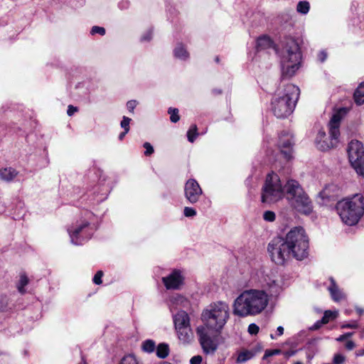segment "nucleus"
Instances as JSON below:
<instances>
[{"mask_svg": "<svg viewBox=\"0 0 364 364\" xmlns=\"http://www.w3.org/2000/svg\"><path fill=\"white\" fill-rule=\"evenodd\" d=\"M262 289H250L243 291L234 301L233 314L239 317L256 316L267 306L269 297L282 291L281 282L272 272L259 269L252 277Z\"/></svg>", "mask_w": 364, "mask_h": 364, "instance_id": "f257e3e1", "label": "nucleus"}, {"mask_svg": "<svg viewBox=\"0 0 364 364\" xmlns=\"http://www.w3.org/2000/svg\"><path fill=\"white\" fill-rule=\"evenodd\" d=\"M309 242L304 229H291L285 235L273 237L267 252L273 262L284 265L291 259L304 260L309 256Z\"/></svg>", "mask_w": 364, "mask_h": 364, "instance_id": "f03ea898", "label": "nucleus"}, {"mask_svg": "<svg viewBox=\"0 0 364 364\" xmlns=\"http://www.w3.org/2000/svg\"><path fill=\"white\" fill-rule=\"evenodd\" d=\"M336 210L344 225H356L364 215V196L356 193L338 200Z\"/></svg>", "mask_w": 364, "mask_h": 364, "instance_id": "7ed1b4c3", "label": "nucleus"}, {"mask_svg": "<svg viewBox=\"0 0 364 364\" xmlns=\"http://www.w3.org/2000/svg\"><path fill=\"white\" fill-rule=\"evenodd\" d=\"M299 88L287 84L284 88L278 89L272 100L271 109L277 118H286L289 116L299 98Z\"/></svg>", "mask_w": 364, "mask_h": 364, "instance_id": "20e7f679", "label": "nucleus"}, {"mask_svg": "<svg viewBox=\"0 0 364 364\" xmlns=\"http://www.w3.org/2000/svg\"><path fill=\"white\" fill-rule=\"evenodd\" d=\"M346 107L340 108L331 117L328 123V134L320 130L316 137L315 143L318 149L326 151L336 147L340 142V124L343 117L348 113Z\"/></svg>", "mask_w": 364, "mask_h": 364, "instance_id": "39448f33", "label": "nucleus"}, {"mask_svg": "<svg viewBox=\"0 0 364 364\" xmlns=\"http://www.w3.org/2000/svg\"><path fill=\"white\" fill-rule=\"evenodd\" d=\"M230 317L228 304L223 301L213 302L204 309L201 314L202 326H207L215 332H220Z\"/></svg>", "mask_w": 364, "mask_h": 364, "instance_id": "423d86ee", "label": "nucleus"}, {"mask_svg": "<svg viewBox=\"0 0 364 364\" xmlns=\"http://www.w3.org/2000/svg\"><path fill=\"white\" fill-rule=\"evenodd\" d=\"M283 189L284 196H286L291 206L296 211L304 215H309L312 212V202L297 181L289 179L283 186Z\"/></svg>", "mask_w": 364, "mask_h": 364, "instance_id": "0eeeda50", "label": "nucleus"}, {"mask_svg": "<svg viewBox=\"0 0 364 364\" xmlns=\"http://www.w3.org/2000/svg\"><path fill=\"white\" fill-rule=\"evenodd\" d=\"M301 52L298 43L292 38L286 39L281 51V68L284 77L293 76L301 64Z\"/></svg>", "mask_w": 364, "mask_h": 364, "instance_id": "6e6552de", "label": "nucleus"}, {"mask_svg": "<svg viewBox=\"0 0 364 364\" xmlns=\"http://www.w3.org/2000/svg\"><path fill=\"white\" fill-rule=\"evenodd\" d=\"M284 197L283 186L277 173H269L262 188L261 201L263 203H274Z\"/></svg>", "mask_w": 364, "mask_h": 364, "instance_id": "1a4fd4ad", "label": "nucleus"}, {"mask_svg": "<svg viewBox=\"0 0 364 364\" xmlns=\"http://www.w3.org/2000/svg\"><path fill=\"white\" fill-rule=\"evenodd\" d=\"M211 328L207 326H198L196 329V335L202 350L205 354H214L218 348V337L215 335Z\"/></svg>", "mask_w": 364, "mask_h": 364, "instance_id": "9d476101", "label": "nucleus"}, {"mask_svg": "<svg viewBox=\"0 0 364 364\" xmlns=\"http://www.w3.org/2000/svg\"><path fill=\"white\" fill-rule=\"evenodd\" d=\"M348 159L355 171L364 177V150L361 142L351 141L348 147Z\"/></svg>", "mask_w": 364, "mask_h": 364, "instance_id": "9b49d317", "label": "nucleus"}, {"mask_svg": "<svg viewBox=\"0 0 364 364\" xmlns=\"http://www.w3.org/2000/svg\"><path fill=\"white\" fill-rule=\"evenodd\" d=\"M184 193L189 203H196L199 200L203 194V191L196 180L191 178L185 183Z\"/></svg>", "mask_w": 364, "mask_h": 364, "instance_id": "f8f14e48", "label": "nucleus"}, {"mask_svg": "<svg viewBox=\"0 0 364 364\" xmlns=\"http://www.w3.org/2000/svg\"><path fill=\"white\" fill-rule=\"evenodd\" d=\"M184 276L182 272L174 269L168 276L162 278L164 286L167 289H178L183 284Z\"/></svg>", "mask_w": 364, "mask_h": 364, "instance_id": "ddd939ff", "label": "nucleus"}, {"mask_svg": "<svg viewBox=\"0 0 364 364\" xmlns=\"http://www.w3.org/2000/svg\"><path fill=\"white\" fill-rule=\"evenodd\" d=\"M70 242L75 245H80L88 241L92 236L90 229H68Z\"/></svg>", "mask_w": 364, "mask_h": 364, "instance_id": "4468645a", "label": "nucleus"}, {"mask_svg": "<svg viewBox=\"0 0 364 364\" xmlns=\"http://www.w3.org/2000/svg\"><path fill=\"white\" fill-rule=\"evenodd\" d=\"M324 284L326 286V289L334 301L338 302L346 298L345 294L339 289L333 277H329Z\"/></svg>", "mask_w": 364, "mask_h": 364, "instance_id": "2eb2a0df", "label": "nucleus"}, {"mask_svg": "<svg viewBox=\"0 0 364 364\" xmlns=\"http://www.w3.org/2000/svg\"><path fill=\"white\" fill-rule=\"evenodd\" d=\"M279 147L281 152L284 155L285 159H289L291 157V147L293 144L292 136L287 132L283 133L279 138Z\"/></svg>", "mask_w": 364, "mask_h": 364, "instance_id": "dca6fc26", "label": "nucleus"}, {"mask_svg": "<svg viewBox=\"0 0 364 364\" xmlns=\"http://www.w3.org/2000/svg\"><path fill=\"white\" fill-rule=\"evenodd\" d=\"M175 328L191 326L189 315L185 311H179L173 316Z\"/></svg>", "mask_w": 364, "mask_h": 364, "instance_id": "f3484780", "label": "nucleus"}, {"mask_svg": "<svg viewBox=\"0 0 364 364\" xmlns=\"http://www.w3.org/2000/svg\"><path fill=\"white\" fill-rule=\"evenodd\" d=\"M339 187L333 183L328 184L319 193V196L323 199L331 200L338 196Z\"/></svg>", "mask_w": 364, "mask_h": 364, "instance_id": "a211bd4d", "label": "nucleus"}, {"mask_svg": "<svg viewBox=\"0 0 364 364\" xmlns=\"http://www.w3.org/2000/svg\"><path fill=\"white\" fill-rule=\"evenodd\" d=\"M178 339L184 343H190L193 339V333L191 326L175 328Z\"/></svg>", "mask_w": 364, "mask_h": 364, "instance_id": "6ab92c4d", "label": "nucleus"}, {"mask_svg": "<svg viewBox=\"0 0 364 364\" xmlns=\"http://www.w3.org/2000/svg\"><path fill=\"white\" fill-rule=\"evenodd\" d=\"M18 172L12 167L0 168V180L6 183L14 181Z\"/></svg>", "mask_w": 364, "mask_h": 364, "instance_id": "aec40b11", "label": "nucleus"}, {"mask_svg": "<svg viewBox=\"0 0 364 364\" xmlns=\"http://www.w3.org/2000/svg\"><path fill=\"white\" fill-rule=\"evenodd\" d=\"M174 57L181 60H187L189 58V53L186 46L182 43H178L173 50Z\"/></svg>", "mask_w": 364, "mask_h": 364, "instance_id": "412c9836", "label": "nucleus"}, {"mask_svg": "<svg viewBox=\"0 0 364 364\" xmlns=\"http://www.w3.org/2000/svg\"><path fill=\"white\" fill-rule=\"evenodd\" d=\"M175 304L179 305L183 308H186L188 305V301L183 296L176 294L173 296L169 301L168 306L171 311L173 310Z\"/></svg>", "mask_w": 364, "mask_h": 364, "instance_id": "4be33fe9", "label": "nucleus"}, {"mask_svg": "<svg viewBox=\"0 0 364 364\" xmlns=\"http://www.w3.org/2000/svg\"><path fill=\"white\" fill-rule=\"evenodd\" d=\"M273 46L271 38L267 36H262L257 38L256 48L257 50H265Z\"/></svg>", "mask_w": 364, "mask_h": 364, "instance_id": "5701e85b", "label": "nucleus"}, {"mask_svg": "<svg viewBox=\"0 0 364 364\" xmlns=\"http://www.w3.org/2000/svg\"><path fill=\"white\" fill-rule=\"evenodd\" d=\"M354 100L356 105L364 104V82H361L354 92Z\"/></svg>", "mask_w": 364, "mask_h": 364, "instance_id": "b1692460", "label": "nucleus"}, {"mask_svg": "<svg viewBox=\"0 0 364 364\" xmlns=\"http://www.w3.org/2000/svg\"><path fill=\"white\" fill-rule=\"evenodd\" d=\"M28 278L25 274H21L20 275V278L16 284V287L18 289V291L21 294H24L26 293L25 287L28 284Z\"/></svg>", "mask_w": 364, "mask_h": 364, "instance_id": "393cba45", "label": "nucleus"}, {"mask_svg": "<svg viewBox=\"0 0 364 364\" xmlns=\"http://www.w3.org/2000/svg\"><path fill=\"white\" fill-rule=\"evenodd\" d=\"M156 355L161 358H165L169 353L168 346L166 343H160L156 347Z\"/></svg>", "mask_w": 364, "mask_h": 364, "instance_id": "a878e982", "label": "nucleus"}, {"mask_svg": "<svg viewBox=\"0 0 364 364\" xmlns=\"http://www.w3.org/2000/svg\"><path fill=\"white\" fill-rule=\"evenodd\" d=\"M141 349L148 353H153L156 350V343L153 340L147 339L142 342Z\"/></svg>", "mask_w": 364, "mask_h": 364, "instance_id": "bb28decb", "label": "nucleus"}, {"mask_svg": "<svg viewBox=\"0 0 364 364\" xmlns=\"http://www.w3.org/2000/svg\"><path fill=\"white\" fill-rule=\"evenodd\" d=\"M310 9V4L307 1H301L297 4L296 11L301 14L306 15Z\"/></svg>", "mask_w": 364, "mask_h": 364, "instance_id": "cd10ccee", "label": "nucleus"}, {"mask_svg": "<svg viewBox=\"0 0 364 364\" xmlns=\"http://www.w3.org/2000/svg\"><path fill=\"white\" fill-rule=\"evenodd\" d=\"M338 314V313L337 311H332L330 310L326 311L324 312L323 316L322 317V318L321 320V323H327L329 322V321L336 318L337 317Z\"/></svg>", "mask_w": 364, "mask_h": 364, "instance_id": "c85d7f7f", "label": "nucleus"}, {"mask_svg": "<svg viewBox=\"0 0 364 364\" xmlns=\"http://www.w3.org/2000/svg\"><path fill=\"white\" fill-rule=\"evenodd\" d=\"M118 364H140L135 355L129 354L124 356Z\"/></svg>", "mask_w": 364, "mask_h": 364, "instance_id": "c756f323", "label": "nucleus"}, {"mask_svg": "<svg viewBox=\"0 0 364 364\" xmlns=\"http://www.w3.org/2000/svg\"><path fill=\"white\" fill-rule=\"evenodd\" d=\"M198 135V133L197 126L196 124H193L187 132L188 140L193 143L196 140Z\"/></svg>", "mask_w": 364, "mask_h": 364, "instance_id": "7c9ffc66", "label": "nucleus"}, {"mask_svg": "<svg viewBox=\"0 0 364 364\" xmlns=\"http://www.w3.org/2000/svg\"><path fill=\"white\" fill-rule=\"evenodd\" d=\"M253 357V353L250 351L246 350L241 352L237 358L238 363H245Z\"/></svg>", "mask_w": 364, "mask_h": 364, "instance_id": "2f4dec72", "label": "nucleus"}, {"mask_svg": "<svg viewBox=\"0 0 364 364\" xmlns=\"http://www.w3.org/2000/svg\"><path fill=\"white\" fill-rule=\"evenodd\" d=\"M9 299L5 295L0 296V311H6L9 308Z\"/></svg>", "mask_w": 364, "mask_h": 364, "instance_id": "473e14b6", "label": "nucleus"}, {"mask_svg": "<svg viewBox=\"0 0 364 364\" xmlns=\"http://www.w3.org/2000/svg\"><path fill=\"white\" fill-rule=\"evenodd\" d=\"M168 112L171 115L170 119L172 122L176 123L180 119L178 109L170 107Z\"/></svg>", "mask_w": 364, "mask_h": 364, "instance_id": "72a5a7b5", "label": "nucleus"}, {"mask_svg": "<svg viewBox=\"0 0 364 364\" xmlns=\"http://www.w3.org/2000/svg\"><path fill=\"white\" fill-rule=\"evenodd\" d=\"M131 121H132L131 118L124 116L122 117V120L121 121V123H120L121 127L126 132H129V124H130Z\"/></svg>", "mask_w": 364, "mask_h": 364, "instance_id": "f704fd0d", "label": "nucleus"}, {"mask_svg": "<svg viewBox=\"0 0 364 364\" xmlns=\"http://www.w3.org/2000/svg\"><path fill=\"white\" fill-rule=\"evenodd\" d=\"M90 33L92 35L100 34V36H104L105 34V29L103 27L95 26L92 27Z\"/></svg>", "mask_w": 364, "mask_h": 364, "instance_id": "c9c22d12", "label": "nucleus"}, {"mask_svg": "<svg viewBox=\"0 0 364 364\" xmlns=\"http://www.w3.org/2000/svg\"><path fill=\"white\" fill-rule=\"evenodd\" d=\"M282 353V350L279 349H274V350H267L264 352V355L263 356V359H266L268 357L279 355Z\"/></svg>", "mask_w": 364, "mask_h": 364, "instance_id": "e433bc0d", "label": "nucleus"}, {"mask_svg": "<svg viewBox=\"0 0 364 364\" xmlns=\"http://www.w3.org/2000/svg\"><path fill=\"white\" fill-rule=\"evenodd\" d=\"M263 218L266 221L272 222L275 220V213L270 210L265 211Z\"/></svg>", "mask_w": 364, "mask_h": 364, "instance_id": "4c0bfd02", "label": "nucleus"}, {"mask_svg": "<svg viewBox=\"0 0 364 364\" xmlns=\"http://www.w3.org/2000/svg\"><path fill=\"white\" fill-rule=\"evenodd\" d=\"M152 30L149 29L146 31L141 37V42H147L151 40L152 38Z\"/></svg>", "mask_w": 364, "mask_h": 364, "instance_id": "58836bf2", "label": "nucleus"}, {"mask_svg": "<svg viewBox=\"0 0 364 364\" xmlns=\"http://www.w3.org/2000/svg\"><path fill=\"white\" fill-rule=\"evenodd\" d=\"M183 214L186 217H192L196 215V211L194 208L191 207H185Z\"/></svg>", "mask_w": 364, "mask_h": 364, "instance_id": "ea45409f", "label": "nucleus"}, {"mask_svg": "<svg viewBox=\"0 0 364 364\" xmlns=\"http://www.w3.org/2000/svg\"><path fill=\"white\" fill-rule=\"evenodd\" d=\"M143 146L145 148L146 151L144 152V154L146 156H150L151 155L154 150V148L153 146H151V144L149 142H145L144 144H143Z\"/></svg>", "mask_w": 364, "mask_h": 364, "instance_id": "a19ab883", "label": "nucleus"}, {"mask_svg": "<svg viewBox=\"0 0 364 364\" xmlns=\"http://www.w3.org/2000/svg\"><path fill=\"white\" fill-rule=\"evenodd\" d=\"M103 276V272L102 271H98L94 276L93 277V282L95 284H101L102 281V277Z\"/></svg>", "mask_w": 364, "mask_h": 364, "instance_id": "79ce46f5", "label": "nucleus"}, {"mask_svg": "<svg viewBox=\"0 0 364 364\" xmlns=\"http://www.w3.org/2000/svg\"><path fill=\"white\" fill-rule=\"evenodd\" d=\"M259 326L255 323H251L248 326V332L251 335H256L259 332Z\"/></svg>", "mask_w": 364, "mask_h": 364, "instance_id": "37998d69", "label": "nucleus"}, {"mask_svg": "<svg viewBox=\"0 0 364 364\" xmlns=\"http://www.w3.org/2000/svg\"><path fill=\"white\" fill-rule=\"evenodd\" d=\"M137 104L138 102L136 100H129L127 103V108L130 112L133 113Z\"/></svg>", "mask_w": 364, "mask_h": 364, "instance_id": "c03bdc74", "label": "nucleus"}, {"mask_svg": "<svg viewBox=\"0 0 364 364\" xmlns=\"http://www.w3.org/2000/svg\"><path fill=\"white\" fill-rule=\"evenodd\" d=\"M346 360V358L341 355V354H336L335 355L333 358V363L335 364H343Z\"/></svg>", "mask_w": 364, "mask_h": 364, "instance_id": "a18cd8bd", "label": "nucleus"}, {"mask_svg": "<svg viewBox=\"0 0 364 364\" xmlns=\"http://www.w3.org/2000/svg\"><path fill=\"white\" fill-rule=\"evenodd\" d=\"M358 327V324L356 321H353L348 323H344L341 326L342 328H357Z\"/></svg>", "mask_w": 364, "mask_h": 364, "instance_id": "49530a36", "label": "nucleus"}, {"mask_svg": "<svg viewBox=\"0 0 364 364\" xmlns=\"http://www.w3.org/2000/svg\"><path fill=\"white\" fill-rule=\"evenodd\" d=\"M327 58V53L325 50H321L318 53V60L321 63H323Z\"/></svg>", "mask_w": 364, "mask_h": 364, "instance_id": "de8ad7c7", "label": "nucleus"}, {"mask_svg": "<svg viewBox=\"0 0 364 364\" xmlns=\"http://www.w3.org/2000/svg\"><path fill=\"white\" fill-rule=\"evenodd\" d=\"M202 362V357L200 355H196L191 358V364H200Z\"/></svg>", "mask_w": 364, "mask_h": 364, "instance_id": "09e8293b", "label": "nucleus"}, {"mask_svg": "<svg viewBox=\"0 0 364 364\" xmlns=\"http://www.w3.org/2000/svg\"><path fill=\"white\" fill-rule=\"evenodd\" d=\"M77 111V108L73 106L69 105L68 107L67 113L69 116H72L74 113H75Z\"/></svg>", "mask_w": 364, "mask_h": 364, "instance_id": "8fccbe9b", "label": "nucleus"}, {"mask_svg": "<svg viewBox=\"0 0 364 364\" xmlns=\"http://www.w3.org/2000/svg\"><path fill=\"white\" fill-rule=\"evenodd\" d=\"M296 353V350H287V351H285L283 353V355H284L285 358H289L293 355H294Z\"/></svg>", "mask_w": 364, "mask_h": 364, "instance_id": "3c124183", "label": "nucleus"}, {"mask_svg": "<svg viewBox=\"0 0 364 364\" xmlns=\"http://www.w3.org/2000/svg\"><path fill=\"white\" fill-rule=\"evenodd\" d=\"M355 346V343L353 341H348L346 343V349L350 350H353Z\"/></svg>", "mask_w": 364, "mask_h": 364, "instance_id": "603ef678", "label": "nucleus"}, {"mask_svg": "<svg viewBox=\"0 0 364 364\" xmlns=\"http://www.w3.org/2000/svg\"><path fill=\"white\" fill-rule=\"evenodd\" d=\"M278 336H282L284 333V328L282 326H278L277 328Z\"/></svg>", "mask_w": 364, "mask_h": 364, "instance_id": "864d4df0", "label": "nucleus"}, {"mask_svg": "<svg viewBox=\"0 0 364 364\" xmlns=\"http://www.w3.org/2000/svg\"><path fill=\"white\" fill-rule=\"evenodd\" d=\"M212 93L215 95H220L222 93V90L220 89L215 88L212 90Z\"/></svg>", "mask_w": 364, "mask_h": 364, "instance_id": "5fc2aeb1", "label": "nucleus"}, {"mask_svg": "<svg viewBox=\"0 0 364 364\" xmlns=\"http://www.w3.org/2000/svg\"><path fill=\"white\" fill-rule=\"evenodd\" d=\"M129 132H126L125 130H124V132H122V133L119 134V140H122L124 139V137L125 136V135L128 133Z\"/></svg>", "mask_w": 364, "mask_h": 364, "instance_id": "6e6d98bb", "label": "nucleus"}, {"mask_svg": "<svg viewBox=\"0 0 364 364\" xmlns=\"http://www.w3.org/2000/svg\"><path fill=\"white\" fill-rule=\"evenodd\" d=\"M355 311H357V313L359 315H362V314H364V309H362V308H360V307H356L355 308Z\"/></svg>", "mask_w": 364, "mask_h": 364, "instance_id": "4d7b16f0", "label": "nucleus"}, {"mask_svg": "<svg viewBox=\"0 0 364 364\" xmlns=\"http://www.w3.org/2000/svg\"><path fill=\"white\" fill-rule=\"evenodd\" d=\"M323 323H321V321H318L316 323H315V324L314 325V327H313V329H318V328H320V326L322 325Z\"/></svg>", "mask_w": 364, "mask_h": 364, "instance_id": "13d9d810", "label": "nucleus"}, {"mask_svg": "<svg viewBox=\"0 0 364 364\" xmlns=\"http://www.w3.org/2000/svg\"><path fill=\"white\" fill-rule=\"evenodd\" d=\"M347 339L344 334L338 337L336 340L338 342L343 341L344 340Z\"/></svg>", "mask_w": 364, "mask_h": 364, "instance_id": "bf43d9fd", "label": "nucleus"}, {"mask_svg": "<svg viewBox=\"0 0 364 364\" xmlns=\"http://www.w3.org/2000/svg\"><path fill=\"white\" fill-rule=\"evenodd\" d=\"M356 356H363L364 355V349L359 350L355 353Z\"/></svg>", "mask_w": 364, "mask_h": 364, "instance_id": "052dcab7", "label": "nucleus"}, {"mask_svg": "<svg viewBox=\"0 0 364 364\" xmlns=\"http://www.w3.org/2000/svg\"><path fill=\"white\" fill-rule=\"evenodd\" d=\"M90 225V223H86L85 224H82V225H80L77 228H87V226H89Z\"/></svg>", "mask_w": 364, "mask_h": 364, "instance_id": "680f3d73", "label": "nucleus"}, {"mask_svg": "<svg viewBox=\"0 0 364 364\" xmlns=\"http://www.w3.org/2000/svg\"><path fill=\"white\" fill-rule=\"evenodd\" d=\"M344 335L346 337V338H348L353 335V332L346 333H344Z\"/></svg>", "mask_w": 364, "mask_h": 364, "instance_id": "e2e57ef3", "label": "nucleus"}, {"mask_svg": "<svg viewBox=\"0 0 364 364\" xmlns=\"http://www.w3.org/2000/svg\"><path fill=\"white\" fill-rule=\"evenodd\" d=\"M86 215H87V218H90V217L92 216V214L91 213H90V212H87L86 213Z\"/></svg>", "mask_w": 364, "mask_h": 364, "instance_id": "0e129e2a", "label": "nucleus"}, {"mask_svg": "<svg viewBox=\"0 0 364 364\" xmlns=\"http://www.w3.org/2000/svg\"><path fill=\"white\" fill-rule=\"evenodd\" d=\"M270 337H271L272 339H275L276 338L273 334H271Z\"/></svg>", "mask_w": 364, "mask_h": 364, "instance_id": "69168bd1", "label": "nucleus"}, {"mask_svg": "<svg viewBox=\"0 0 364 364\" xmlns=\"http://www.w3.org/2000/svg\"><path fill=\"white\" fill-rule=\"evenodd\" d=\"M294 364H303V363L301 362H300V361H297Z\"/></svg>", "mask_w": 364, "mask_h": 364, "instance_id": "338daca9", "label": "nucleus"}, {"mask_svg": "<svg viewBox=\"0 0 364 364\" xmlns=\"http://www.w3.org/2000/svg\"><path fill=\"white\" fill-rule=\"evenodd\" d=\"M362 336L364 337V331L363 332Z\"/></svg>", "mask_w": 364, "mask_h": 364, "instance_id": "774afa93", "label": "nucleus"}]
</instances>
